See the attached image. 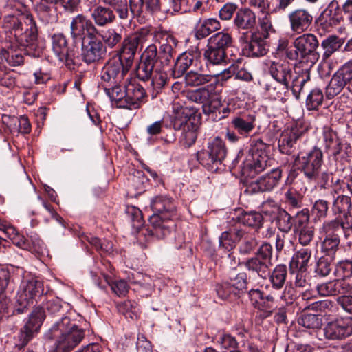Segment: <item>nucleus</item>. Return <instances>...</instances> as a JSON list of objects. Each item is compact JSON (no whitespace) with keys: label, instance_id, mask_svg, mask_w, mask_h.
Wrapping results in <instances>:
<instances>
[{"label":"nucleus","instance_id":"obj_34","mask_svg":"<svg viewBox=\"0 0 352 352\" xmlns=\"http://www.w3.org/2000/svg\"><path fill=\"white\" fill-rule=\"evenodd\" d=\"M206 60L207 67L219 65L226 62V53L223 50L216 49L207 45V49L204 53Z\"/></svg>","mask_w":352,"mask_h":352},{"label":"nucleus","instance_id":"obj_60","mask_svg":"<svg viewBox=\"0 0 352 352\" xmlns=\"http://www.w3.org/2000/svg\"><path fill=\"white\" fill-rule=\"evenodd\" d=\"M351 206V199L347 194L338 195L333 204V208L336 212L342 213L349 210Z\"/></svg>","mask_w":352,"mask_h":352},{"label":"nucleus","instance_id":"obj_5","mask_svg":"<svg viewBox=\"0 0 352 352\" xmlns=\"http://www.w3.org/2000/svg\"><path fill=\"white\" fill-rule=\"evenodd\" d=\"M151 206L154 214L149 219V232L158 239H164L175 226L172 219L177 216L176 206L170 198L162 196L155 197Z\"/></svg>","mask_w":352,"mask_h":352},{"label":"nucleus","instance_id":"obj_41","mask_svg":"<svg viewBox=\"0 0 352 352\" xmlns=\"http://www.w3.org/2000/svg\"><path fill=\"white\" fill-rule=\"evenodd\" d=\"M346 85L347 82L336 72L326 88L327 97L333 98L339 94Z\"/></svg>","mask_w":352,"mask_h":352},{"label":"nucleus","instance_id":"obj_6","mask_svg":"<svg viewBox=\"0 0 352 352\" xmlns=\"http://www.w3.org/2000/svg\"><path fill=\"white\" fill-rule=\"evenodd\" d=\"M80 0H38L34 5L39 20L45 25L54 24L58 19L57 5L61 6L64 10L74 12Z\"/></svg>","mask_w":352,"mask_h":352},{"label":"nucleus","instance_id":"obj_58","mask_svg":"<svg viewBox=\"0 0 352 352\" xmlns=\"http://www.w3.org/2000/svg\"><path fill=\"white\" fill-rule=\"evenodd\" d=\"M230 285L238 293L239 291L246 289L248 285L247 274L244 272H239L236 274L230 275L229 280Z\"/></svg>","mask_w":352,"mask_h":352},{"label":"nucleus","instance_id":"obj_48","mask_svg":"<svg viewBox=\"0 0 352 352\" xmlns=\"http://www.w3.org/2000/svg\"><path fill=\"white\" fill-rule=\"evenodd\" d=\"M174 48L169 46H160L159 52H157L156 47V62L160 66L168 65L170 63L175 53Z\"/></svg>","mask_w":352,"mask_h":352},{"label":"nucleus","instance_id":"obj_20","mask_svg":"<svg viewBox=\"0 0 352 352\" xmlns=\"http://www.w3.org/2000/svg\"><path fill=\"white\" fill-rule=\"evenodd\" d=\"M282 173L280 168L272 170L270 173L251 182L248 190L254 193L271 191L278 184Z\"/></svg>","mask_w":352,"mask_h":352},{"label":"nucleus","instance_id":"obj_12","mask_svg":"<svg viewBox=\"0 0 352 352\" xmlns=\"http://www.w3.org/2000/svg\"><path fill=\"white\" fill-rule=\"evenodd\" d=\"M109 30V28L106 31L96 29L92 22L82 14H78L74 18L71 23L72 36L76 41L78 40L81 43L85 38H93L96 34L101 36L104 41H108L110 39Z\"/></svg>","mask_w":352,"mask_h":352},{"label":"nucleus","instance_id":"obj_33","mask_svg":"<svg viewBox=\"0 0 352 352\" xmlns=\"http://www.w3.org/2000/svg\"><path fill=\"white\" fill-rule=\"evenodd\" d=\"M238 221L244 226L256 230L261 228L263 224V217L258 212H243L237 217Z\"/></svg>","mask_w":352,"mask_h":352},{"label":"nucleus","instance_id":"obj_13","mask_svg":"<svg viewBox=\"0 0 352 352\" xmlns=\"http://www.w3.org/2000/svg\"><path fill=\"white\" fill-rule=\"evenodd\" d=\"M318 46V40L314 34H303L294 40L292 46L294 49H288L285 55L289 60L302 61L314 54Z\"/></svg>","mask_w":352,"mask_h":352},{"label":"nucleus","instance_id":"obj_44","mask_svg":"<svg viewBox=\"0 0 352 352\" xmlns=\"http://www.w3.org/2000/svg\"><path fill=\"white\" fill-rule=\"evenodd\" d=\"M131 10L132 12H142L145 6L146 10L154 12L159 8V0H129Z\"/></svg>","mask_w":352,"mask_h":352},{"label":"nucleus","instance_id":"obj_4","mask_svg":"<svg viewBox=\"0 0 352 352\" xmlns=\"http://www.w3.org/2000/svg\"><path fill=\"white\" fill-rule=\"evenodd\" d=\"M295 162L307 179L316 182L320 188H327L331 173L322 169L323 153L320 148L314 146L307 152L300 151Z\"/></svg>","mask_w":352,"mask_h":352},{"label":"nucleus","instance_id":"obj_21","mask_svg":"<svg viewBox=\"0 0 352 352\" xmlns=\"http://www.w3.org/2000/svg\"><path fill=\"white\" fill-rule=\"evenodd\" d=\"M173 112L170 115L171 124L175 130H180L188 124H192L195 120L197 109L193 107H183L178 102H174L172 106Z\"/></svg>","mask_w":352,"mask_h":352},{"label":"nucleus","instance_id":"obj_40","mask_svg":"<svg viewBox=\"0 0 352 352\" xmlns=\"http://www.w3.org/2000/svg\"><path fill=\"white\" fill-rule=\"evenodd\" d=\"M342 41L338 36L331 35L322 41L321 47L324 50L323 59L329 58L334 52L338 51L342 45Z\"/></svg>","mask_w":352,"mask_h":352},{"label":"nucleus","instance_id":"obj_47","mask_svg":"<svg viewBox=\"0 0 352 352\" xmlns=\"http://www.w3.org/2000/svg\"><path fill=\"white\" fill-rule=\"evenodd\" d=\"M334 260L335 257L324 254L317 262L316 272L322 276H327L332 270Z\"/></svg>","mask_w":352,"mask_h":352},{"label":"nucleus","instance_id":"obj_7","mask_svg":"<svg viewBox=\"0 0 352 352\" xmlns=\"http://www.w3.org/2000/svg\"><path fill=\"white\" fill-rule=\"evenodd\" d=\"M44 292L43 283L36 277L24 280L16 298L14 313L23 314L37 298L43 296Z\"/></svg>","mask_w":352,"mask_h":352},{"label":"nucleus","instance_id":"obj_16","mask_svg":"<svg viewBox=\"0 0 352 352\" xmlns=\"http://www.w3.org/2000/svg\"><path fill=\"white\" fill-rule=\"evenodd\" d=\"M51 46L58 60L69 69H74L73 66L78 63V57L74 48L68 45L65 36L62 33L54 34L51 36Z\"/></svg>","mask_w":352,"mask_h":352},{"label":"nucleus","instance_id":"obj_30","mask_svg":"<svg viewBox=\"0 0 352 352\" xmlns=\"http://www.w3.org/2000/svg\"><path fill=\"white\" fill-rule=\"evenodd\" d=\"M268 49L265 39L258 33H252L250 41L246 43L243 52L249 57L263 56L267 53Z\"/></svg>","mask_w":352,"mask_h":352},{"label":"nucleus","instance_id":"obj_57","mask_svg":"<svg viewBox=\"0 0 352 352\" xmlns=\"http://www.w3.org/2000/svg\"><path fill=\"white\" fill-rule=\"evenodd\" d=\"M258 245V243L256 237L253 234H249L240 243L239 251L241 254H249L256 249Z\"/></svg>","mask_w":352,"mask_h":352},{"label":"nucleus","instance_id":"obj_23","mask_svg":"<svg viewBox=\"0 0 352 352\" xmlns=\"http://www.w3.org/2000/svg\"><path fill=\"white\" fill-rule=\"evenodd\" d=\"M304 135L299 129L294 127L285 130L278 140V147L282 153L291 155L297 146L302 142Z\"/></svg>","mask_w":352,"mask_h":352},{"label":"nucleus","instance_id":"obj_51","mask_svg":"<svg viewBox=\"0 0 352 352\" xmlns=\"http://www.w3.org/2000/svg\"><path fill=\"white\" fill-rule=\"evenodd\" d=\"M10 284V274L8 270H0V303L7 305L10 300L7 297L6 290Z\"/></svg>","mask_w":352,"mask_h":352},{"label":"nucleus","instance_id":"obj_25","mask_svg":"<svg viewBox=\"0 0 352 352\" xmlns=\"http://www.w3.org/2000/svg\"><path fill=\"white\" fill-rule=\"evenodd\" d=\"M19 44L21 46V41L19 39H16L14 41H7L0 52L2 60L5 59L10 65L13 67L23 65L24 56ZM22 47L23 46L22 45Z\"/></svg>","mask_w":352,"mask_h":352},{"label":"nucleus","instance_id":"obj_29","mask_svg":"<svg viewBox=\"0 0 352 352\" xmlns=\"http://www.w3.org/2000/svg\"><path fill=\"white\" fill-rule=\"evenodd\" d=\"M310 80V72L308 69L298 67L292 74L288 88H283L285 90L291 89L294 96L298 99L306 83Z\"/></svg>","mask_w":352,"mask_h":352},{"label":"nucleus","instance_id":"obj_14","mask_svg":"<svg viewBox=\"0 0 352 352\" xmlns=\"http://www.w3.org/2000/svg\"><path fill=\"white\" fill-rule=\"evenodd\" d=\"M45 312L41 307H36L30 314L28 321L21 328L18 334V343L19 348L24 347L38 333L45 318Z\"/></svg>","mask_w":352,"mask_h":352},{"label":"nucleus","instance_id":"obj_63","mask_svg":"<svg viewBox=\"0 0 352 352\" xmlns=\"http://www.w3.org/2000/svg\"><path fill=\"white\" fill-rule=\"evenodd\" d=\"M162 66H158L151 77V85L155 89H161L166 83L167 74L162 71Z\"/></svg>","mask_w":352,"mask_h":352},{"label":"nucleus","instance_id":"obj_8","mask_svg":"<svg viewBox=\"0 0 352 352\" xmlns=\"http://www.w3.org/2000/svg\"><path fill=\"white\" fill-rule=\"evenodd\" d=\"M226 153L224 142L217 137L208 143L207 148L197 152V159L208 170L215 172L219 168Z\"/></svg>","mask_w":352,"mask_h":352},{"label":"nucleus","instance_id":"obj_31","mask_svg":"<svg viewBox=\"0 0 352 352\" xmlns=\"http://www.w3.org/2000/svg\"><path fill=\"white\" fill-rule=\"evenodd\" d=\"M342 16L337 4L330 3L319 16L320 25L324 29L336 26L342 21Z\"/></svg>","mask_w":352,"mask_h":352},{"label":"nucleus","instance_id":"obj_38","mask_svg":"<svg viewBox=\"0 0 352 352\" xmlns=\"http://www.w3.org/2000/svg\"><path fill=\"white\" fill-rule=\"evenodd\" d=\"M232 43V38L231 35L227 32H220L212 35L208 39V45L226 52Z\"/></svg>","mask_w":352,"mask_h":352},{"label":"nucleus","instance_id":"obj_18","mask_svg":"<svg viewBox=\"0 0 352 352\" xmlns=\"http://www.w3.org/2000/svg\"><path fill=\"white\" fill-rule=\"evenodd\" d=\"M156 45H148L142 53L140 60L136 67L135 73L138 79L142 81L150 80L153 72L160 66L156 62Z\"/></svg>","mask_w":352,"mask_h":352},{"label":"nucleus","instance_id":"obj_59","mask_svg":"<svg viewBox=\"0 0 352 352\" xmlns=\"http://www.w3.org/2000/svg\"><path fill=\"white\" fill-rule=\"evenodd\" d=\"M309 214L308 209H302L294 216V231L309 228Z\"/></svg>","mask_w":352,"mask_h":352},{"label":"nucleus","instance_id":"obj_62","mask_svg":"<svg viewBox=\"0 0 352 352\" xmlns=\"http://www.w3.org/2000/svg\"><path fill=\"white\" fill-rule=\"evenodd\" d=\"M294 286L306 289L310 285V276L307 269H297L294 281Z\"/></svg>","mask_w":352,"mask_h":352},{"label":"nucleus","instance_id":"obj_19","mask_svg":"<svg viewBox=\"0 0 352 352\" xmlns=\"http://www.w3.org/2000/svg\"><path fill=\"white\" fill-rule=\"evenodd\" d=\"M325 338L331 340H344L352 335V318H340L328 322L323 329Z\"/></svg>","mask_w":352,"mask_h":352},{"label":"nucleus","instance_id":"obj_15","mask_svg":"<svg viewBox=\"0 0 352 352\" xmlns=\"http://www.w3.org/2000/svg\"><path fill=\"white\" fill-rule=\"evenodd\" d=\"M322 232L325 234L322 243V252L329 256L335 257L339 250L340 243V234L344 232L340 220L338 219L325 222L322 228Z\"/></svg>","mask_w":352,"mask_h":352},{"label":"nucleus","instance_id":"obj_11","mask_svg":"<svg viewBox=\"0 0 352 352\" xmlns=\"http://www.w3.org/2000/svg\"><path fill=\"white\" fill-rule=\"evenodd\" d=\"M186 97L192 102L202 104L203 112L206 115L215 112L221 107V98L215 94L214 85L212 83L188 91Z\"/></svg>","mask_w":352,"mask_h":352},{"label":"nucleus","instance_id":"obj_1","mask_svg":"<svg viewBox=\"0 0 352 352\" xmlns=\"http://www.w3.org/2000/svg\"><path fill=\"white\" fill-rule=\"evenodd\" d=\"M149 30L142 29L126 38L122 45L116 51L111 63V107L130 109V99L126 90L124 76L132 65L134 56L139 46H142L146 40Z\"/></svg>","mask_w":352,"mask_h":352},{"label":"nucleus","instance_id":"obj_10","mask_svg":"<svg viewBox=\"0 0 352 352\" xmlns=\"http://www.w3.org/2000/svg\"><path fill=\"white\" fill-rule=\"evenodd\" d=\"M272 246L268 243H264L259 247L254 256L245 261L244 266L250 273L265 278L272 265Z\"/></svg>","mask_w":352,"mask_h":352},{"label":"nucleus","instance_id":"obj_54","mask_svg":"<svg viewBox=\"0 0 352 352\" xmlns=\"http://www.w3.org/2000/svg\"><path fill=\"white\" fill-rule=\"evenodd\" d=\"M334 274L342 279L351 277L352 276V261L344 260L338 262L335 266Z\"/></svg>","mask_w":352,"mask_h":352},{"label":"nucleus","instance_id":"obj_32","mask_svg":"<svg viewBox=\"0 0 352 352\" xmlns=\"http://www.w3.org/2000/svg\"><path fill=\"white\" fill-rule=\"evenodd\" d=\"M234 24L240 30H252L256 24V14L250 8H241L236 13Z\"/></svg>","mask_w":352,"mask_h":352},{"label":"nucleus","instance_id":"obj_50","mask_svg":"<svg viewBox=\"0 0 352 352\" xmlns=\"http://www.w3.org/2000/svg\"><path fill=\"white\" fill-rule=\"evenodd\" d=\"M298 323L308 329H319L322 325V320L319 315L305 314L298 318Z\"/></svg>","mask_w":352,"mask_h":352},{"label":"nucleus","instance_id":"obj_22","mask_svg":"<svg viewBox=\"0 0 352 352\" xmlns=\"http://www.w3.org/2000/svg\"><path fill=\"white\" fill-rule=\"evenodd\" d=\"M288 19L291 30L300 34L309 30L313 21V16L309 10L298 8L288 14Z\"/></svg>","mask_w":352,"mask_h":352},{"label":"nucleus","instance_id":"obj_56","mask_svg":"<svg viewBox=\"0 0 352 352\" xmlns=\"http://www.w3.org/2000/svg\"><path fill=\"white\" fill-rule=\"evenodd\" d=\"M322 91L319 89H314L311 91L306 100V105L309 110L316 109L322 104L323 101Z\"/></svg>","mask_w":352,"mask_h":352},{"label":"nucleus","instance_id":"obj_37","mask_svg":"<svg viewBox=\"0 0 352 352\" xmlns=\"http://www.w3.org/2000/svg\"><path fill=\"white\" fill-rule=\"evenodd\" d=\"M287 274L286 265H276L270 275V280L272 287L276 290L281 289L285 283Z\"/></svg>","mask_w":352,"mask_h":352},{"label":"nucleus","instance_id":"obj_52","mask_svg":"<svg viewBox=\"0 0 352 352\" xmlns=\"http://www.w3.org/2000/svg\"><path fill=\"white\" fill-rule=\"evenodd\" d=\"M153 38L155 42L157 43L160 47L169 46L171 47H175L177 44V40L170 34L166 31H156L154 34Z\"/></svg>","mask_w":352,"mask_h":352},{"label":"nucleus","instance_id":"obj_35","mask_svg":"<svg viewBox=\"0 0 352 352\" xmlns=\"http://www.w3.org/2000/svg\"><path fill=\"white\" fill-rule=\"evenodd\" d=\"M255 118L252 116L236 117L232 120V124L241 135L250 133L255 127Z\"/></svg>","mask_w":352,"mask_h":352},{"label":"nucleus","instance_id":"obj_43","mask_svg":"<svg viewBox=\"0 0 352 352\" xmlns=\"http://www.w3.org/2000/svg\"><path fill=\"white\" fill-rule=\"evenodd\" d=\"M276 223L280 231L287 233L294 228V216H292L285 210L279 209L277 213Z\"/></svg>","mask_w":352,"mask_h":352},{"label":"nucleus","instance_id":"obj_53","mask_svg":"<svg viewBox=\"0 0 352 352\" xmlns=\"http://www.w3.org/2000/svg\"><path fill=\"white\" fill-rule=\"evenodd\" d=\"M43 309H46L48 313L51 315L63 316L65 311V309L63 307L62 301L60 298H56L50 300H47L43 306H40Z\"/></svg>","mask_w":352,"mask_h":352},{"label":"nucleus","instance_id":"obj_46","mask_svg":"<svg viewBox=\"0 0 352 352\" xmlns=\"http://www.w3.org/2000/svg\"><path fill=\"white\" fill-rule=\"evenodd\" d=\"M183 132L181 135V141L186 147H190L195 144L197 138V125L192 123L188 124L186 126L182 127Z\"/></svg>","mask_w":352,"mask_h":352},{"label":"nucleus","instance_id":"obj_24","mask_svg":"<svg viewBox=\"0 0 352 352\" xmlns=\"http://www.w3.org/2000/svg\"><path fill=\"white\" fill-rule=\"evenodd\" d=\"M104 52L103 44L100 41H97L95 36L87 37L82 42L81 56L87 63H91L99 60Z\"/></svg>","mask_w":352,"mask_h":352},{"label":"nucleus","instance_id":"obj_49","mask_svg":"<svg viewBox=\"0 0 352 352\" xmlns=\"http://www.w3.org/2000/svg\"><path fill=\"white\" fill-rule=\"evenodd\" d=\"M92 17L98 27H104L110 22V9L98 6L92 12Z\"/></svg>","mask_w":352,"mask_h":352},{"label":"nucleus","instance_id":"obj_27","mask_svg":"<svg viewBox=\"0 0 352 352\" xmlns=\"http://www.w3.org/2000/svg\"><path fill=\"white\" fill-rule=\"evenodd\" d=\"M272 78L283 86L288 88L289 81L294 73L291 65L287 61L272 62L269 68Z\"/></svg>","mask_w":352,"mask_h":352},{"label":"nucleus","instance_id":"obj_28","mask_svg":"<svg viewBox=\"0 0 352 352\" xmlns=\"http://www.w3.org/2000/svg\"><path fill=\"white\" fill-rule=\"evenodd\" d=\"M318 294L323 296H336L340 294H352V285L342 280H331L317 285Z\"/></svg>","mask_w":352,"mask_h":352},{"label":"nucleus","instance_id":"obj_61","mask_svg":"<svg viewBox=\"0 0 352 352\" xmlns=\"http://www.w3.org/2000/svg\"><path fill=\"white\" fill-rule=\"evenodd\" d=\"M285 202L291 208H300L302 206V195L295 189L289 188L285 194Z\"/></svg>","mask_w":352,"mask_h":352},{"label":"nucleus","instance_id":"obj_36","mask_svg":"<svg viewBox=\"0 0 352 352\" xmlns=\"http://www.w3.org/2000/svg\"><path fill=\"white\" fill-rule=\"evenodd\" d=\"M312 250L310 248H302L295 252L292 256L290 265L296 269H307L308 263L311 257Z\"/></svg>","mask_w":352,"mask_h":352},{"label":"nucleus","instance_id":"obj_2","mask_svg":"<svg viewBox=\"0 0 352 352\" xmlns=\"http://www.w3.org/2000/svg\"><path fill=\"white\" fill-rule=\"evenodd\" d=\"M4 28L10 32V40L13 35L25 46L26 52L33 56H38L41 50L37 48L38 30L33 16L30 13L8 15L4 19Z\"/></svg>","mask_w":352,"mask_h":352},{"label":"nucleus","instance_id":"obj_9","mask_svg":"<svg viewBox=\"0 0 352 352\" xmlns=\"http://www.w3.org/2000/svg\"><path fill=\"white\" fill-rule=\"evenodd\" d=\"M267 145L262 140L257 139L251 144V160H248L244 165L242 172L244 175L254 177L257 173L265 170L268 166L270 157L266 153Z\"/></svg>","mask_w":352,"mask_h":352},{"label":"nucleus","instance_id":"obj_45","mask_svg":"<svg viewBox=\"0 0 352 352\" xmlns=\"http://www.w3.org/2000/svg\"><path fill=\"white\" fill-rule=\"evenodd\" d=\"M125 214L135 230H138L142 228L144 224V219L142 211L138 208L133 206H127Z\"/></svg>","mask_w":352,"mask_h":352},{"label":"nucleus","instance_id":"obj_55","mask_svg":"<svg viewBox=\"0 0 352 352\" xmlns=\"http://www.w3.org/2000/svg\"><path fill=\"white\" fill-rule=\"evenodd\" d=\"M2 56L0 57V85L12 88L14 87L16 80L12 72L7 69L5 66L1 65Z\"/></svg>","mask_w":352,"mask_h":352},{"label":"nucleus","instance_id":"obj_26","mask_svg":"<svg viewBox=\"0 0 352 352\" xmlns=\"http://www.w3.org/2000/svg\"><path fill=\"white\" fill-rule=\"evenodd\" d=\"M201 58L197 50L186 52L177 59L173 69V76L175 78L181 77L191 66L197 67Z\"/></svg>","mask_w":352,"mask_h":352},{"label":"nucleus","instance_id":"obj_42","mask_svg":"<svg viewBox=\"0 0 352 352\" xmlns=\"http://www.w3.org/2000/svg\"><path fill=\"white\" fill-rule=\"evenodd\" d=\"M212 81V76L190 71L185 76L186 84L191 87L204 85Z\"/></svg>","mask_w":352,"mask_h":352},{"label":"nucleus","instance_id":"obj_39","mask_svg":"<svg viewBox=\"0 0 352 352\" xmlns=\"http://www.w3.org/2000/svg\"><path fill=\"white\" fill-rule=\"evenodd\" d=\"M219 28L220 23L217 19H208L197 27L195 37L199 40L203 39Z\"/></svg>","mask_w":352,"mask_h":352},{"label":"nucleus","instance_id":"obj_17","mask_svg":"<svg viewBox=\"0 0 352 352\" xmlns=\"http://www.w3.org/2000/svg\"><path fill=\"white\" fill-rule=\"evenodd\" d=\"M248 296L255 309L261 311L260 317L271 316L278 307V300L272 294H266L258 289H251Z\"/></svg>","mask_w":352,"mask_h":352},{"label":"nucleus","instance_id":"obj_3","mask_svg":"<svg viewBox=\"0 0 352 352\" xmlns=\"http://www.w3.org/2000/svg\"><path fill=\"white\" fill-rule=\"evenodd\" d=\"M45 337L50 340L56 339L51 352H70L84 338L85 329L64 316L54 324Z\"/></svg>","mask_w":352,"mask_h":352},{"label":"nucleus","instance_id":"obj_64","mask_svg":"<svg viewBox=\"0 0 352 352\" xmlns=\"http://www.w3.org/2000/svg\"><path fill=\"white\" fill-rule=\"evenodd\" d=\"M216 291L217 295L223 300L228 299L231 296H236L238 294L228 281L217 285L216 287Z\"/></svg>","mask_w":352,"mask_h":352}]
</instances>
